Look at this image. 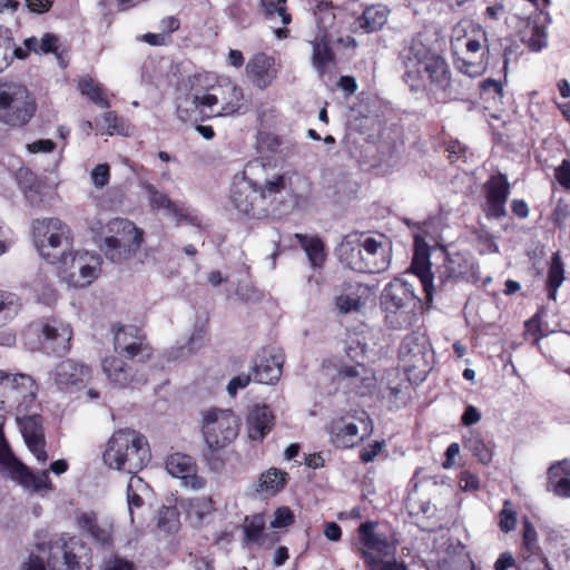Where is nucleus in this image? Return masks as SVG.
<instances>
[{"label":"nucleus","instance_id":"obj_64","mask_svg":"<svg viewBox=\"0 0 570 570\" xmlns=\"http://www.w3.org/2000/svg\"><path fill=\"white\" fill-rule=\"evenodd\" d=\"M252 381L249 374H240L233 377L227 384V392L230 396H235L240 389H245Z\"/></svg>","mask_w":570,"mask_h":570},{"label":"nucleus","instance_id":"obj_49","mask_svg":"<svg viewBox=\"0 0 570 570\" xmlns=\"http://www.w3.org/2000/svg\"><path fill=\"white\" fill-rule=\"evenodd\" d=\"M312 59L314 67L321 72L334 60V52L326 40L322 39L321 41L313 42Z\"/></svg>","mask_w":570,"mask_h":570},{"label":"nucleus","instance_id":"obj_62","mask_svg":"<svg viewBox=\"0 0 570 570\" xmlns=\"http://www.w3.org/2000/svg\"><path fill=\"white\" fill-rule=\"evenodd\" d=\"M365 568L367 570H407L406 566L403 562L396 561L395 558H391V560L381 559L365 566Z\"/></svg>","mask_w":570,"mask_h":570},{"label":"nucleus","instance_id":"obj_53","mask_svg":"<svg viewBox=\"0 0 570 570\" xmlns=\"http://www.w3.org/2000/svg\"><path fill=\"white\" fill-rule=\"evenodd\" d=\"M104 120L106 125L108 126V129H111L112 132L119 134V135H127L129 125L127 121L120 117L116 111H107L104 115Z\"/></svg>","mask_w":570,"mask_h":570},{"label":"nucleus","instance_id":"obj_21","mask_svg":"<svg viewBox=\"0 0 570 570\" xmlns=\"http://www.w3.org/2000/svg\"><path fill=\"white\" fill-rule=\"evenodd\" d=\"M92 375L91 367L72 358L57 364L53 380L60 391H79L86 386Z\"/></svg>","mask_w":570,"mask_h":570},{"label":"nucleus","instance_id":"obj_15","mask_svg":"<svg viewBox=\"0 0 570 570\" xmlns=\"http://www.w3.org/2000/svg\"><path fill=\"white\" fill-rule=\"evenodd\" d=\"M94 257L87 253L79 254L69 250L58 261L60 264L59 276L72 287H86L97 279L99 269L97 263L91 264Z\"/></svg>","mask_w":570,"mask_h":570},{"label":"nucleus","instance_id":"obj_9","mask_svg":"<svg viewBox=\"0 0 570 570\" xmlns=\"http://www.w3.org/2000/svg\"><path fill=\"white\" fill-rule=\"evenodd\" d=\"M28 333L37 337L38 347L47 354L63 356L71 348L72 327L58 317H41L32 322Z\"/></svg>","mask_w":570,"mask_h":570},{"label":"nucleus","instance_id":"obj_45","mask_svg":"<svg viewBox=\"0 0 570 570\" xmlns=\"http://www.w3.org/2000/svg\"><path fill=\"white\" fill-rule=\"evenodd\" d=\"M78 89L82 96H86L95 105L101 108H109L110 102L105 97L102 88L92 78L80 79Z\"/></svg>","mask_w":570,"mask_h":570},{"label":"nucleus","instance_id":"obj_59","mask_svg":"<svg viewBox=\"0 0 570 570\" xmlns=\"http://www.w3.org/2000/svg\"><path fill=\"white\" fill-rule=\"evenodd\" d=\"M384 445V441H374L373 443L364 446L358 453L361 462L365 464L373 462L375 458L382 452Z\"/></svg>","mask_w":570,"mask_h":570},{"label":"nucleus","instance_id":"obj_20","mask_svg":"<svg viewBox=\"0 0 570 570\" xmlns=\"http://www.w3.org/2000/svg\"><path fill=\"white\" fill-rule=\"evenodd\" d=\"M336 382L347 393L366 396L374 386V376L363 363L356 362L352 365H341L337 368Z\"/></svg>","mask_w":570,"mask_h":570},{"label":"nucleus","instance_id":"obj_23","mask_svg":"<svg viewBox=\"0 0 570 570\" xmlns=\"http://www.w3.org/2000/svg\"><path fill=\"white\" fill-rule=\"evenodd\" d=\"M281 65L265 52L253 55L246 65V75L258 89H266L277 78Z\"/></svg>","mask_w":570,"mask_h":570},{"label":"nucleus","instance_id":"obj_38","mask_svg":"<svg viewBox=\"0 0 570 570\" xmlns=\"http://www.w3.org/2000/svg\"><path fill=\"white\" fill-rule=\"evenodd\" d=\"M564 264L559 252L552 254L548 266L546 291L548 298L556 301L558 289L566 279Z\"/></svg>","mask_w":570,"mask_h":570},{"label":"nucleus","instance_id":"obj_12","mask_svg":"<svg viewBox=\"0 0 570 570\" xmlns=\"http://www.w3.org/2000/svg\"><path fill=\"white\" fill-rule=\"evenodd\" d=\"M354 416L342 415L332 419L325 426L331 444L341 450L353 449L361 444L373 433V422L366 412H363L358 421L363 424V433H360Z\"/></svg>","mask_w":570,"mask_h":570},{"label":"nucleus","instance_id":"obj_1","mask_svg":"<svg viewBox=\"0 0 570 570\" xmlns=\"http://www.w3.org/2000/svg\"><path fill=\"white\" fill-rule=\"evenodd\" d=\"M289 177L275 173L262 160L246 164L242 181H235L229 199L235 209L244 216L263 218L276 209L278 196L287 190Z\"/></svg>","mask_w":570,"mask_h":570},{"label":"nucleus","instance_id":"obj_5","mask_svg":"<svg viewBox=\"0 0 570 570\" xmlns=\"http://www.w3.org/2000/svg\"><path fill=\"white\" fill-rule=\"evenodd\" d=\"M420 302L412 284L394 277L384 286L380 296V306L384 312L386 327L392 331L411 328L416 318Z\"/></svg>","mask_w":570,"mask_h":570},{"label":"nucleus","instance_id":"obj_25","mask_svg":"<svg viewBox=\"0 0 570 570\" xmlns=\"http://www.w3.org/2000/svg\"><path fill=\"white\" fill-rule=\"evenodd\" d=\"M101 368L108 381L120 389L135 387L147 382L146 377L139 376L129 364L116 355L106 356L101 362Z\"/></svg>","mask_w":570,"mask_h":570},{"label":"nucleus","instance_id":"obj_2","mask_svg":"<svg viewBox=\"0 0 570 570\" xmlns=\"http://www.w3.org/2000/svg\"><path fill=\"white\" fill-rule=\"evenodd\" d=\"M402 80L413 94L425 95L440 102L451 88L452 77L446 60L421 40H412L400 52Z\"/></svg>","mask_w":570,"mask_h":570},{"label":"nucleus","instance_id":"obj_47","mask_svg":"<svg viewBox=\"0 0 570 570\" xmlns=\"http://www.w3.org/2000/svg\"><path fill=\"white\" fill-rule=\"evenodd\" d=\"M286 2L287 0H261V11L265 19H272L277 13L282 23L287 26L292 22V16L287 11Z\"/></svg>","mask_w":570,"mask_h":570},{"label":"nucleus","instance_id":"obj_13","mask_svg":"<svg viewBox=\"0 0 570 570\" xmlns=\"http://www.w3.org/2000/svg\"><path fill=\"white\" fill-rule=\"evenodd\" d=\"M202 104L213 116H232L244 106V92L232 81L218 82L203 92Z\"/></svg>","mask_w":570,"mask_h":570},{"label":"nucleus","instance_id":"obj_34","mask_svg":"<svg viewBox=\"0 0 570 570\" xmlns=\"http://www.w3.org/2000/svg\"><path fill=\"white\" fill-rule=\"evenodd\" d=\"M180 507L186 512V518L194 527H202L205 519L216 510L210 497H195L183 500Z\"/></svg>","mask_w":570,"mask_h":570},{"label":"nucleus","instance_id":"obj_32","mask_svg":"<svg viewBox=\"0 0 570 570\" xmlns=\"http://www.w3.org/2000/svg\"><path fill=\"white\" fill-rule=\"evenodd\" d=\"M367 287L358 282L343 284V293L334 299L335 306L341 314L358 312L364 306L363 296Z\"/></svg>","mask_w":570,"mask_h":570},{"label":"nucleus","instance_id":"obj_26","mask_svg":"<svg viewBox=\"0 0 570 570\" xmlns=\"http://www.w3.org/2000/svg\"><path fill=\"white\" fill-rule=\"evenodd\" d=\"M43 419L40 414L19 417L18 425L21 430L24 442L30 452L39 462L45 463L48 459L46 452V440L43 433Z\"/></svg>","mask_w":570,"mask_h":570},{"label":"nucleus","instance_id":"obj_29","mask_svg":"<svg viewBox=\"0 0 570 570\" xmlns=\"http://www.w3.org/2000/svg\"><path fill=\"white\" fill-rule=\"evenodd\" d=\"M363 261L365 265L363 273L377 274L387 269L390 256L381 242L373 237H366L361 242Z\"/></svg>","mask_w":570,"mask_h":570},{"label":"nucleus","instance_id":"obj_61","mask_svg":"<svg viewBox=\"0 0 570 570\" xmlns=\"http://www.w3.org/2000/svg\"><path fill=\"white\" fill-rule=\"evenodd\" d=\"M91 177L96 187H104L109 183L110 170L107 164L97 165L91 173Z\"/></svg>","mask_w":570,"mask_h":570},{"label":"nucleus","instance_id":"obj_52","mask_svg":"<svg viewBox=\"0 0 570 570\" xmlns=\"http://www.w3.org/2000/svg\"><path fill=\"white\" fill-rule=\"evenodd\" d=\"M282 146V139L272 132H259L257 148L259 151L277 153Z\"/></svg>","mask_w":570,"mask_h":570},{"label":"nucleus","instance_id":"obj_56","mask_svg":"<svg viewBox=\"0 0 570 570\" xmlns=\"http://www.w3.org/2000/svg\"><path fill=\"white\" fill-rule=\"evenodd\" d=\"M445 150L448 151V159L451 164H454L461 159L465 161L466 159L468 147L458 139L450 140L446 144Z\"/></svg>","mask_w":570,"mask_h":570},{"label":"nucleus","instance_id":"obj_24","mask_svg":"<svg viewBox=\"0 0 570 570\" xmlns=\"http://www.w3.org/2000/svg\"><path fill=\"white\" fill-rule=\"evenodd\" d=\"M430 250V245L423 238L419 236L414 238V253L410 271L419 277L428 301H432L434 292V275L431 271Z\"/></svg>","mask_w":570,"mask_h":570},{"label":"nucleus","instance_id":"obj_51","mask_svg":"<svg viewBox=\"0 0 570 570\" xmlns=\"http://www.w3.org/2000/svg\"><path fill=\"white\" fill-rule=\"evenodd\" d=\"M524 337L531 338L534 343H538L543 337L542 333V318L540 313H535L524 323Z\"/></svg>","mask_w":570,"mask_h":570},{"label":"nucleus","instance_id":"obj_8","mask_svg":"<svg viewBox=\"0 0 570 570\" xmlns=\"http://www.w3.org/2000/svg\"><path fill=\"white\" fill-rule=\"evenodd\" d=\"M32 236L38 252L50 264H58L72 245L71 230L59 218L36 219Z\"/></svg>","mask_w":570,"mask_h":570},{"label":"nucleus","instance_id":"obj_18","mask_svg":"<svg viewBox=\"0 0 570 570\" xmlns=\"http://www.w3.org/2000/svg\"><path fill=\"white\" fill-rule=\"evenodd\" d=\"M444 254L445 257L442 265L436 268L440 288H443L449 283L453 284L476 277L478 266L471 255L461 252H444Z\"/></svg>","mask_w":570,"mask_h":570},{"label":"nucleus","instance_id":"obj_48","mask_svg":"<svg viewBox=\"0 0 570 570\" xmlns=\"http://www.w3.org/2000/svg\"><path fill=\"white\" fill-rule=\"evenodd\" d=\"M158 528L167 533H175L179 530V512L176 507H161L158 512Z\"/></svg>","mask_w":570,"mask_h":570},{"label":"nucleus","instance_id":"obj_39","mask_svg":"<svg viewBox=\"0 0 570 570\" xmlns=\"http://www.w3.org/2000/svg\"><path fill=\"white\" fill-rule=\"evenodd\" d=\"M203 94L196 92L194 95H185L184 97L179 96L176 99V115L183 121H191L196 119V112L199 110L200 112H205L207 110L206 107L202 104Z\"/></svg>","mask_w":570,"mask_h":570},{"label":"nucleus","instance_id":"obj_57","mask_svg":"<svg viewBox=\"0 0 570 570\" xmlns=\"http://www.w3.org/2000/svg\"><path fill=\"white\" fill-rule=\"evenodd\" d=\"M295 522V517L292 510L287 507L277 508L272 521V528H285Z\"/></svg>","mask_w":570,"mask_h":570},{"label":"nucleus","instance_id":"obj_19","mask_svg":"<svg viewBox=\"0 0 570 570\" xmlns=\"http://www.w3.org/2000/svg\"><path fill=\"white\" fill-rule=\"evenodd\" d=\"M140 187L148 196V204L151 210H164L171 215L175 218L177 226L183 223L194 226L199 225L198 217L185 207L184 204L171 200L166 193L158 190L151 183L141 181Z\"/></svg>","mask_w":570,"mask_h":570},{"label":"nucleus","instance_id":"obj_11","mask_svg":"<svg viewBox=\"0 0 570 570\" xmlns=\"http://www.w3.org/2000/svg\"><path fill=\"white\" fill-rule=\"evenodd\" d=\"M428 342L423 334L413 331L401 342L397 358L409 380L423 381L431 371Z\"/></svg>","mask_w":570,"mask_h":570},{"label":"nucleus","instance_id":"obj_54","mask_svg":"<svg viewBox=\"0 0 570 570\" xmlns=\"http://www.w3.org/2000/svg\"><path fill=\"white\" fill-rule=\"evenodd\" d=\"M564 475L570 476V462L562 460L553 463L548 469V488L553 485L560 478H564Z\"/></svg>","mask_w":570,"mask_h":570},{"label":"nucleus","instance_id":"obj_37","mask_svg":"<svg viewBox=\"0 0 570 570\" xmlns=\"http://www.w3.org/2000/svg\"><path fill=\"white\" fill-rule=\"evenodd\" d=\"M287 479V472L277 468H269L259 475L256 491L271 497L275 495L285 488Z\"/></svg>","mask_w":570,"mask_h":570},{"label":"nucleus","instance_id":"obj_58","mask_svg":"<svg viewBox=\"0 0 570 570\" xmlns=\"http://www.w3.org/2000/svg\"><path fill=\"white\" fill-rule=\"evenodd\" d=\"M17 460L9 445L7 444L3 433L0 430V470L8 471V469Z\"/></svg>","mask_w":570,"mask_h":570},{"label":"nucleus","instance_id":"obj_27","mask_svg":"<svg viewBox=\"0 0 570 570\" xmlns=\"http://www.w3.org/2000/svg\"><path fill=\"white\" fill-rule=\"evenodd\" d=\"M166 470L175 478L184 480L185 485L198 490L205 487L206 481L197 474L195 460L184 453H173L166 459Z\"/></svg>","mask_w":570,"mask_h":570},{"label":"nucleus","instance_id":"obj_40","mask_svg":"<svg viewBox=\"0 0 570 570\" xmlns=\"http://www.w3.org/2000/svg\"><path fill=\"white\" fill-rule=\"evenodd\" d=\"M387 12L386 7L381 4L367 7L357 23L365 32L377 31L386 23Z\"/></svg>","mask_w":570,"mask_h":570},{"label":"nucleus","instance_id":"obj_60","mask_svg":"<svg viewBox=\"0 0 570 570\" xmlns=\"http://www.w3.org/2000/svg\"><path fill=\"white\" fill-rule=\"evenodd\" d=\"M459 485L463 491H476L480 489V479L476 474L464 470L459 474Z\"/></svg>","mask_w":570,"mask_h":570},{"label":"nucleus","instance_id":"obj_17","mask_svg":"<svg viewBox=\"0 0 570 570\" xmlns=\"http://www.w3.org/2000/svg\"><path fill=\"white\" fill-rule=\"evenodd\" d=\"M483 213L488 219L500 220L507 216V203L511 194L508 176L501 171L491 175L482 187Z\"/></svg>","mask_w":570,"mask_h":570},{"label":"nucleus","instance_id":"obj_35","mask_svg":"<svg viewBox=\"0 0 570 570\" xmlns=\"http://www.w3.org/2000/svg\"><path fill=\"white\" fill-rule=\"evenodd\" d=\"M337 256L348 268L357 273H363L365 265L360 239H352L346 236L337 247Z\"/></svg>","mask_w":570,"mask_h":570},{"label":"nucleus","instance_id":"obj_6","mask_svg":"<svg viewBox=\"0 0 570 570\" xmlns=\"http://www.w3.org/2000/svg\"><path fill=\"white\" fill-rule=\"evenodd\" d=\"M149 459L150 450L145 436L130 429L116 431L104 453V461L109 466L128 473L140 471Z\"/></svg>","mask_w":570,"mask_h":570},{"label":"nucleus","instance_id":"obj_46","mask_svg":"<svg viewBox=\"0 0 570 570\" xmlns=\"http://www.w3.org/2000/svg\"><path fill=\"white\" fill-rule=\"evenodd\" d=\"M21 307L22 303L18 294L0 289V317L3 321L13 318Z\"/></svg>","mask_w":570,"mask_h":570},{"label":"nucleus","instance_id":"obj_41","mask_svg":"<svg viewBox=\"0 0 570 570\" xmlns=\"http://www.w3.org/2000/svg\"><path fill=\"white\" fill-rule=\"evenodd\" d=\"M78 524L80 529L89 534L97 543H100L101 546H111V533L99 525L96 515L82 513L78 518Z\"/></svg>","mask_w":570,"mask_h":570},{"label":"nucleus","instance_id":"obj_28","mask_svg":"<svg viewBox=\"0 0 570 570\" xmlns=\"http://www.w3.org/2000/svg\"><path fill=\"white\" fill-rule=\"evenodd\" d=\"M275 416L267 405H255L247 414L246 425L248 438L253 441H263L273 430Z\"/></svg>","mask_w":570,"mask_h":570},{"label":"nucleus","instance_id":"obj_30","mask_svg":"<svg viewBox=\"0 0 570 570\" xmlns=\"http://www.w3.org/2000/svg\"><path fill=\"white\" fill-rule=\"evenodd\" d=\"M9 476L21 484L22 487L33 490H49L51 489V480L48 471L33 473L26 464L18 459L8 469Z\"/></svg>","mask_w":570,"mask_h":570},{"label":"nucleus","instance_id":"obj_42","mask_svg":"<svg viewBox=\"0 0 570 570\" xmlns=\"http://www.w3.org/2000/svg\"><path fill=\"white\" fill-rule=\"evenodd\" d=\"M450 48L452 55L487 57L488 52V48L483 47L479 39L469 35L452 38Z\"/></svg>","mask_w":570,"mask_h":570},{"label":"nucleus","instance_id":"obj_63","mask_svg":"<svg viewBox=\"0 0 570 570\" xmlns=\"http://www.w3.org/2000/svg\"><path fill=\"white\" fill-rule=\"evenodd\" d=\"M554 176L557 181L566 189H570V160L563 159L556 168Z\"/></svg>","mask_w":570,"mask_h":570},{"label":"nucleus","instance_id":"obj_33","mask_svg":"<svg viewBox=\"0 0 570 570\" xmlns=\"http://www.w3.org/2000/svg\"><path fill=\"white\" fill-rule=\"evenodd\" d=\"M463 446L481 464L489 465L492 462L495 445L492 441H487L478 430H470L463 436Z\"/></svg>","mask_w":570,"mask_h":570},{"label":"nucleus","instance_id":"obj_36","mask_svg":"<svg viewBox=\"0 0 570 570\" xmlns=\"http://www.w3.org/2000/svg\"><path fill=\"white\" fill-rule=\"evenodd\" d=\"M294 238L299 246L304 249L311 265L314 268H320L326 261L325 244L318 235H306L296 233Z\"/></svg>","mask_w":570,"mask_h":570},{"label":"nucleus","instance_id":"obj_50","mask_svg":"<svg viewBox=\"0 0 570 570\" xmlns=\"http://www.w3.org/2000/svg\"><path fill=\"white\" fill-rule=\"evenodd\" d=\"M517 512L510 500L503 502V508L499 512V528L502 532L508 533L515 529Z\"/></svg>","mask_w":570,"mask_h":570},{"label":"nucleus","instance_id":"obj_3","mask_svg":"<svg viewBox=\"0 0 570 570\" xmlns=\"http://www.w3.org/2000/svg\"><path fill=\"white\" fill-rule=\"evenodd\" d=\"M94 238L107 258L122 263L134 257L144 242V232L131 220L114 218L104 225L100 220L90 225Z\"/></svg>","mask_w":570,"mask_h":570},{"label":"nucleus","instance_id":"obj_44","mask_svg":"<svg viewBox=\"0 0 570 570\" xmlns=\"http://www.w3.org/2000/svg\"><path fill=\"white\" fill-rule=\"evenodd\" d=\"M523 547L530 556L521 563L523 564L525 561H534L532 567L538 566V561L540 558H544L540 556V548L538 546V534L529 520H524L523 522V532H522Z\"/></svg>","mask_w":570,"mask_h":570},{"label":"nucleus","instance_id":"obj_22","mask_svg":"<svg viewBox=\"0 0 570 570\" xmlns=\"http://www.w3.org/2000/svg\"><path fill=\"white\" fill-rule=\"evenodd\" d=\"M284 355L272 348H263L255 357L253 380L259 384H276L283 371Z\"/></svg>","mask_w":570,"mask_h":570},{"label":"nucleus","instance_id":"obj_7","mask_svg":"<svg viewBox=\"0 0 570 570\" xmlns=\"http://www.w3.org/2000/svg\"><path fill=\"white\" fill-rule=\"evenodd\" d=\"M38 385L29 374H10L0 370V411L12 413L19 417L36 414Z\"/></svg>","mask_w":570,"mask_h":570},{"label":"nucleus","instance_id":"obj_14","mask_svg":"<svg viewBox=\"0 0 570 570\" xmlns=\"http://www.w3.org/2000/svg\"><path fill=\"white\" fill-rule=\"evenodd\" d=\"M115 351L129 360L146 363L153 357L154 348L144 331L136 325H114Z\"/></svg>","mask_w":570,"mask_h":570},{"label":"nucleus","instance_id":"obj_55","mask_svg":"<svg viewBox=\"0 0 570 570\" xmlns=\"http://www.w3.org/2000/svg\"><path fill=\"white\" fill-rule=\"evenodd\" d=\"M481 96L491 95L492 98L501 100L504 96L503 82L492 78L484 79L480 82Z\"/></svg>","mask_w":570,"mask_h":570},{"label":"nucleus","instance_id":"obj_4","mask_svg":"<svg viewBox=\"0 0 570 570\" xmlns=\"http://www.w3.org/2000/svg\"><path fill=\"white\" fill-rule=\"evenodd\" d=\"M239 430L240 420L232 410L213 407L204 412L202 433L206 449L203 456L212 469L223 468L219 453L237 439Z\"/></svg>","mask_w":570,"mask_h":570},{"label":"nucleus","instance_id":"obj_43","mask_svg":"<svg viewBox=\"0 0 570 570\" xmlns=\"http://www.w3.org/2000/svg\"><path fill=\"white\" fill-rule=\"evenodd\" d=\"M454 67L469 77L481 76L487 69V57L472 55H453Z\"/></svg>","mask_w":570,"mask_h":570},{"label":"nucleus","instance_id":"obj_10","mask_svg":"<svg viewBox=\"0 0 570 570\" xmlns=\"http://www.w3.org/2000/svg\"><path fill=\"white\" fill-rule=\"evenodd\" d=\"M376 528L377 522L370 520L362 522L357 528L358 548L356 552L364 566L381 559L394 558L396 553L399 540L395 534L376 532Z\"/></svg>","mask_w":570,"mask_h":570},{"label":"nucleus","instance_id":"obj_16","mask_svg":"<svg viewBox=\"0 0 570 570\" xmlns=\"http://www.w3.org/2000/svg\"><path fill=\"white\" fill-rule=\"evenodd\" d=\"M6 92H9V97L0 105V120L10 126L26 125L36 111V105L27 89L9 83Z\"/></svg>","mask_w":570,"mask_h":570},{"label":"nucleus","instance_id":"obj_31","mask_svg":"<svg viewBox=\"0 0 570 570\" xmlns=\"http://www.w3.org/2000/svg\"><path fill=\"white\" fill-rule=\"evenodd\" d=\"M266 519L263 513L246 515L244 519L243 532L244 541L247 544L264 546L265 543L275 544L279 541L276 532L265 533Z\"/></svg>","mask_w":570,"mask_h":570}]
</instances>
